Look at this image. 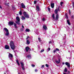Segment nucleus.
Listing matches in <instances>:
<instances>
[{"mask_svg": "<svg viewBox=\"0 0 74 74\" xmlns=\"http://www.w3.org/2000/svg\"><path fill=\"white\" fill-rule=\"evenodd\" d=\"M19 14H20V15H21L22 14V13L21 11H20L19 12Z\"/></svg>", "mask_w": 74, "mask_h": 74, "instance_id": "nucleus-28", "label": "nucleus"}, {"mask_svg": "<svg viewBox=\"0 0 74 74\" xmlns=\"http://www.w3.org/2000/svg\"><path fill=\"white\" fill-rule=\"evenodd\" d=\"M57 10H58V11H59V7H58Z\"/></svg>", "mask_w": 74, "mask_h": 74, "instance_id": "nucleus-47", "label": "nucleus"}, {"mask_svg": "<svg viewBox=\"0 0 74 74\" xmlns=\"http://www.w3.org/2000/svg\"><path fill=\"white\" fill-rule=\"evenodd\" d=\"M25 32H30V29H27L25 30Z\"/></svg>", "mask_w": 74, "mask_h": 74, "instance_id": "nucleus-21", "label": "nucleus"}, {"mask_svg": "<svg viewBox=\"0 0 74 74\" xmlns=\"http://www.w3.org/2000/svg\"><path fill=\"white\" fill-rule=\"evenodd\" d=\"M70 71H68V73L70 74Z\"/></svg>", "mask_w": 74, "mask_h": 74, "instance_id": "nucleus-51", "label": "nucleus"}, {"mask_svg": "<svg viewBox=\"0 0 74 74\" xmlns=\"http://www.w3.org/2000/svg\"><path fill=\"white\" fill-rule=\"evenodd\" d=\"M44 65H42L41 66V68H44Z\"/></svg>", "mask_w": 74, "mask_h": 74, "instance_id": "nucleus-40", "label": "nucleus"}, {"mask_svg": "<svg viewBox=\"0 0 74 74\" xmlns=\"http://www.w3.org/2000/svg\"><path fill=\"white\" fill-rule=\"evenodd\" d=\"M21 19L22 20H25V17H24V16H21Z\"/></svg>", "mask_w": 74, "mask_h": 74, "instance_id": "nucleus-18", "label": "nucleus"}, {"mask_svg": "<svg viewBox=\"0 0 74 74\" xmlns=\"http://www.w3.org/2000/svg\"><path fill=\"white\" fill-rule=\"evenodd\" d=\"M13 57V56L12 54H11V53H9V58H10V60H12V57Z\"/></svg>", "mask_w": 74, "mask_h": 74, "instance_id": "nucleus-4", "label": "nucleus"}, {"mask_svg": "<svg viewBox=\"0 0 74 74\" xmlns=\"http://www.w3.org/2000/svg\"><path fill=\"white\" fill-rule=\"evenodd\" d=\"M0 8H1V9H2V8L1 7V6L0 5Z\"/></svg>", "mask_w": 74, "mask_h": 74, "instance_id": "nucleus-49", "label": "nucleus"}, {"mask_svg": "<svg viewBox=\"0 0 74 74\" xmlns=\"http://www.w3.org/2000/svg\"><path fill=\"white\" fill-rule=\"evenodd\" d=\"M42 21H45V18H42Z\"/></svg>", "mask_w": 74, "mask_h": 74, "instance_id": "nucleus-41", "label": "nucleus"}, {"mask_svg": "<svg viewBox=\"0 0 74 74\" xmlns=\"http://www.w3.org/2000/svg\"><path fill=\"white\" fill-rule=\"evenodd\" d=\"M58 18H59V15L58 14H57L56 15V20H58Z\"/></svg>", "mask_w": 74, "mask_h": 74, "instance_id": "nucleus-16", "label": "nucleus"}, {"mask_svg": "<svg viewBox=\"0 0 74 74\" xmlns=\"http://www.w3.org/2000/svg\"><path fill=\"white\" fill-rule=\"evenodd\" d=\"M38 39L39 40H41V38H38Z\"/></svg>", "mask_w": 74, "mask_h": 74, "instance_id": "nucleus-46", "label": "nucleus"}, {"mask_svg": "<svg viewBox=\"0 0 74 74\" xmlns=\"http://www.w3.org/2000/svg\"><path fill=\"white\" fill-rule=\"evenodd\" d=\"M62 64H64V62H62Z\"/></svg>", "mask_w": 74, "mask_h": 74, "instance_id": "nucleus-50", "label": "nucleus"}, {"mask_svg": "<svg viewBox=\"0 0 74 74\" xmlns=\"http://www.w3.org/2000/svg\"><path fill=\"white\" fill-rule=\"evenodd\" d=\"M51 8H54V3H51Z\"/></svg>", "mask_w": 74, "mask_h": 74, "instance_id": "nucleus-12", "label": "nucleus"}, {"mask_svg": "<svg viewBox=\"0 0 74 74\" xmlns=\"http://www.w3.org/2000/svg\"><path fill=\"white\" fill-rule=\"evenodd\" d=\"M10 46L11 49L12 50H14L15 49V46L14 45V42L13 41H11L10 43Z\"/></svg>", "mask_w": 74, "mask_h": 74, "instance_id": "nucleus-1", "label": "nucleus"}, {"mask_svg": "<svg viewBox=\"0 0 74 74\" xmlns=\"http://www.w3.org/2000/svg\"><path fill=\"white\" fill-rule=\"evenodd\" d=\"M60 59H59L58 61L57 60L56 61V63H57V64H59V63H60Z\"/></svg>", "mask_w": 74, "mask_h": 74, "instance_id": "nucleus-15", "label": "nucleus"}, {"mask_svg": "<svg viewBox=\"0 0 74 74\" xmlns=\"http://www.w3.org/2000/svg\"><path fill=\"white\" fill-rule=\"evenodd\" d=\"M14 27H15V28H16V29H17V26H16V24H15V23H14Z\"/></svg>", "mask_w": 74, "mask_h": 74, "instance_id": "nucleus-26", "label": "nucleus"}, {"mask_svg": "<svg viewBox=\"0 0 74 74\" xmlns=\"http://www.w3.org/2000/svg\"><path fill=\"white\" fill-rule=\"evenodd\" d=\"M16 63L17 64H18V66H19L20 65L19 64V63L18 60H16Z\"/></svg>", "mask_w": 74, "mask_h": 74, "instance_id": "nucleus-22", "label": "nucleus"}, {"mask_svg": "<svg viewBox=\"0 0 74 74\" xmlns=\"http://www.w3.org/2000/svg\"><path fill=\"white\" fill-rule=\"evenodd\" d=\"M37 71H38L37 70V69H35V72H37Z\"/></svg>", "mask_w": 74, "mask_h": 74, "instance_id": "nucleus-45", "label": "nucleus"}, {"mask_svg": "<svg viewBox=\"0 0 74 74\" xmlns=\"http://www.w3.org/2000/svg\"><path fill=\"white\" fill-rule=\"evenodd\" d=\"M65 64L66 66H67L68 67H70V63H69L68 62H66L65 63Z\"/></svg>", "mask_w": 74, "mask_h": 74, "instance_id": "nucleus-8", "label": "nucleus"}, {"mask_svg": "<svg viewBox=\"0 0 74 74\" xmlns=\"http://www.w3.org/2000/svg\"><path fill=\"white\" fill-rule=\"evenodd\" d=\"M69 14H71V12H70V10H69Z\"/></svg>", "mask_w": 74, "mask_h": 74, "instance_id": "nucleus-43", "label": "nucleus"}, {"mask_svg": "<svg viewBox=\"0 0 74 74\" xmlns=\"http://www.w3.org/2000/svg\"><path fill=\"white\" fill-rule=\"evenodd\" d=\"M14 22L13 21H9L8 24L9 26H11L12 25H14Z\"/></svg>", "mask_w": 74, "mask_h": 74, "instance_id": "nucleus-7", "label": "nucleus"}, {"mask_svg": "<svg viewBox=\"0 0 74 74\" xmlns=\"http://www.w3.org/2000/svg\"><path fill=\"white\" fill-rule=\"evenodd\" d=\"M31 51H34V50L32 49V50Z\"/></svg>", "mask_w": 74, "mask_h": 74, "instance_id": "nucleus-55", "label": "nucleus"}, {"mask_svg": "<svg viewBox=\"0 0 74 74\" xmlns=\"http://www.w3.org/2000/svg\"><path fill=\"white\" fill-rule=\"evenodd\" d=\"M43 28L45 30H46L47 29V26L45 25H44L43 26Z\"/></svg>", "mask_w": 74, "mask_h": 74, "instance_id": "nucleus-10", "label": "nucleus"}, {"mask_svg": "<svg viewBox=\"0 0 74 74\" xmlns=\"http://www.w3.org/2000/svg\"><path fill=\"white\" fill-rule=\"evenodd\" d=\"M71 18H73V16H71Z\"/></svg>", "mask_w": 74, "mask_h": 74, "instance_id": "nucleus-52", "label": "nucleus"}, {"mask_svg": "<svg viewBox=\"0 0 74 74\" xmlns=\"http://www.w3.org/2000/svg\"><path fill=\"white\" fill-rule=\"evenodd\" d=\"M66 19H68V16H67V13L66 14Z\"/></svg>", "mask_w": 74, "mask_h": 74, "instance_id": "nucleus-30", "label": "nucleus"}, {"mask_svg": "<svg viewBox=\"0 0 74 74\" xmlns=\"http://www.w3.org/2000/svg\"><path fill=\"white\" fill-rule=\"evenodd\" d=\"M21 68L23 70H25V66H24V64L23 62H21Z\"/></svg>", "mask_w": 74, "mask_h": 74, "instance_id": "nucleus-6", "label": "nucleus"}, {"mask_svg": "<svg viewBox=\"0 0 74 74\" xmlns=\"http://www.w3.org/2000/svg\"><path fill=\"white\" fill-rule=\"evenodd\" d=\"M63 74H66V73H63Z\"/></svg>", "mask_w": 74, "mask_h": 74, "instance_id": "nucleus-54", "label": "nucleus"}, {"mask_svg": "<svg viewBox=\"0 0 74 74\" xmlns=\"http://www.w3.org/2000/svg\"><path fill=\"white\" fill-rule=\"evenodd\" d=\"M46 67H49V65H48V64H46Z\"/></svg>", "mask_w": 74, "mask_h": 74, "instance_id": "nucleus-34", "label": "nucleus"}, {"mask_svg": "<svg viewBox=\"0 0 74 74\" xmlns=\"http://www.w3.org/2000/svg\"><path fill=\"white\" fill-rule=\"evenodd\" d=\"M44 51V49H42L41 51L40 52L41 53L42 52Z\"/></svg>", "mask_w": 74, "mask_h": 74, "instance_id": "nucleus-31", "label": "nucleus"}, {"mask_svg": "<svg viewBox=\"0 0 74 74\" xmlns=\"http://www.w3.org/2000/svg\"><path fill=\"white\" fill-rule=\"evenodd\" d=\"M36 3H37V1H34V4H36Z\"/></svg>", "mask_w": 74, "mask_h": 74, "instance_id": "nucleus-35", "label": "nucleus"}, {"mask_svg": "<svg viewBox=\"0 0 74 74\" xmlns=\"http://www.w3.org/2000/svg\"><path fill=\"white\" fill-rule=\"evenodd\" d=\"M20 22V21L19 20H18V21H16V22L17 24H18V25H20V23L19 22Z\"/></svg>", "mask_w": 74, "mask_h": 74, "instance_id": "nucleus-19", "label": "nucleus"}, {"mask_svg": "<svg viewBox=\"0 0 74 74\" xmlns=\"http://www.w3.org/2000/svg\"><path fill=\"white\" fill-rule=\"evenodd\" d=\"M5 49H9V48H10V47H9V46L7 45H6L5 46Z\"/></svg>", "mask_w": 74, "mask_h": 74, "instance_id": "nucleus-11", "label": "nucleus"}, {"mask_svg": "<svg viewBox=\"0 0 74 74\" xmlns=\"http://www.w3.org/2000/svg\"><path fill=\"white\" fill-rule=\"evenodd\" d=\"M26 42L27 44H30V41L28 40H27Z\"/></svg>", "mask_w": 74, "mask_h": 74, "instance_id": "nucleus-24", "label": "nucleus"}, {"mask_svg": "<svg viewBox=\"0 0 74 74\" xmlns=\"http://www.w3.org/2000/svg\"><path fill=\"white\" fill-rule=\"evenodd\" d=\"M25 50L26 52H28L29 50V51H31V49H30V47L27 46L26 47H25Z\"/></svg>", "mask_w": 74, "mask_h": 74, "instance_id": "nucleus-5", "label": "nucleus"}, {"mask_svg": "<svg viewBox=\"0 0 74 74\" xmlns=\"http://www.w3.org/2000/svg\"><path fill=\"white\" fill-rule=\"evenodd\" d=\"M23 14L25 18H29V16L28 14H27V13L26 12H23Z\"/></svg>", "mask_w": 74, "mask_h": 74, "instance_id": "nucleus-3", "label": "nucleus"}, {"mask_svg": "<svg viewBox=\"0 0 74 74\" xmlns=\"http://www.w3.org/2000/svg\"><path fill=\"white\" fill-rule=\"evenodd\" d=\"M58 9H56L55 10V12L56 14H58Z\"/></svg>", "mask_w": 74, "mask_h": 74, "instance_id": "nucleus-20", "label": "nucleus"}, {"mask_svg": "<svg viewBox=\"0 0 74 74\" xmlns=\"http://www.w3.org/2000/svg\"><path fill=\"white\" fill-rule=\"evenodd\" d=\"M56 52V49L53 51V53H55Z\"/></svg>", "mask_w": 74, "mask_h": 74, "instance_id": "nucleus-33", "label": "nucleus"}, {"mask_svg": "<svg viewBox=\"0 0 74 74\" xmlns=\"http://www.w3.org/2000/svg\"><path fill=\"white\" fill-rule=\"evenodd\" d=\"M32 66L33 67H35V65H34L32 64Z\"/></svg>", "mask_w": 74, "mask_h": 74, "instance_id": "nucleus-38", "label": "nucleus"}, {"mask_svg": "<svg viewBox=\"0 0 74 74\" xmlns=\"http://www.w3.org/2000/svg\"><path fill=\"white\" fill-rule=\"evenodd\" d=\"M16 19L17 21H20V18H19V17H16Z\"/></svg>", "mask_w": 74, "mask_h": 74, "instance_id": "nucleus-23", "label": "nucleus"}, {"mask_svg": "<svg viewBox=\"0 0 74 74\" xmlns=\"http://www.w3.org/2000/svg\"><path fill=\"white\" fill-rule=\"evenodd\" d=\"M67 22L69 25H71L70 23V20H67Z\"/></svg>", "mask_w": 74, "mask_h": 74, "instance_id": "nucleus-17", "label": "nucleus"}, {"mask_svg": "<svg viewBox=\"0 0 74 74\" xmlns=\"http://www.w3.org/2000/svg\"><path fill=\"white\" fill-rule=\"evenodd\" d=\"M36 10L37 11H40V9L39 8V6H36Z\"/></svg>", "mask_w": 74, "mask_h": 74, "instance_id": "nucleus-14", "label": "nucleus"}, {"mask_svg": "<svg viewBox=\"0 0 74 74\" xmlns=\"http://www.w3.org/2000/svg\"><path fill=\"white\" fill-rule=\"evenodd\" d=\"M73 8H74V2L73 3Z\"/></svg>", "mask_w": 74, "mask_h": 74, "instance_id": "nucleus-42", "label": "nucleus"}, {"mask_svg": "<svg viewBox=\"0 0 74 74\" xmlns=\"http://www.w3.org/2000/svg\"><path fill=\"white\" fill-rule=\"evenodd\" d=\"M50 50L51 48L50 47H49L47 49V52H49V51H50Z\"/></svg>", "mask_w": 74, "mask_h": 74, "instance_id": "nucleus-27", "label": "nucleus"}, {"mask_svg": "<svg viewBox=\"0 0 74 74\" xmlns=\"http://www.w3.org/2000/svg\"><path fill=\"white\" fill-rule=\"evenodd\" d=\"M18 74H20L19 73H18Z\"/></svg>", "mask_w": 74, "mask_h": 74, "instance_id": "nucleus-56", "label": "nucleus"}, {"mask_svg": "<svg viewBox=\"0 0 74 74\" xmlns=\"http://www.w3.org/2000/svg\"><path fill=\"white\" fill-rule=\"evenodd\" d=\"M49 44H52V41H50L49 42Z\"/></svg>", "mask_w": 74, "mask_h": 74, "instance_id": "nucleus-36", "label": "nucleus"}, {"mask_svg": "<svg viewBox=\"0 0 74 74\" xmlns=\"http://www.w3.org/2000/svg\"><path fill=\"white\" fill-rule=\"evenodd\" d=\"M29 38V36H27V38H26V40H28Z\"/></svg>", "mask_w": 74, "mask_h": 74, "instance_id": "nucleus-44", "label": "nucleus"}, {"mask_svg": "<svg viewBox=\"0 0 74 74\" xmlns=\"http://www.w3.org/2000/svg\"><path fill=\"white\" fill-rule=\"evenodd\" d=\"M3 30H4L6 32V33L5 34V36H9V32H8V29L6 27H5L3 28Z\"/></svg>", "mask_w": 74, "mask_h": 74, "instance_id": "nucleus-2", "label": "nucleus"}, {"mask_svg": "<svg viewBox=\"0 0 74 74\" xmlns=\"http://www.w3.org/2000/svg\"><path fill=\"white\" fill-rule=\"evenodd\" d=\"M52 17H53V19H55V14H53Z\"/></svg>", "mask_w": 74, "mask_h": 74, "instance_id": "nucleus-25", "label": "nucleus"}, {"mask_svg": "<svg viewBox=\"0 0 74 74\" xmlns=\"http://www.w3.org/2000/svg\"><path fill=\"white\" fill-rule=\"evenodd\" d=\"M22 27H23V29H24V26H23V25H22Z\"/></svg>", "mask_w": 74, "mask_h": 74, "instance_id": "nucleus-48", "label": "nucleus"}, {"mask_svg": "<svg viewBox=\"0 0 74 74\" xmlns=\"http://www.w3.org/2000/svg\"><path fill=\"white\" fill-rule=\"evenodd\" d=\"M56 51H59V49H58V48H56Z\"/></svg>", "mask_w": 74, "mask_h": 74, "instance_id": "nucleus-32", "label": "nucleus"}, {"mask_svg": "<svg viewBox=\"0 0 74 74\" xmlns=\"http://www.w3.org/2000/svg\"><path fill=\"white\" fill-rule=\"evenodd\" d=\"M21 4L22 8H26V6H25V5H24L23 3H22Z\"/></svg>", "mask_w": 74, "mask_h": 74, "instance_id": "nucleus-9", "label": "nucleus"}, {"mask_svg": "<svg viewBox=\"0 0 74 74\" xmlns=\"http://www.w3.org/2000/svg\"><path fill=\"white\" fill-rule=\"evenodd\" d=\"M27 57L29 59H31V55H28L27 56Z\"/></svg>", "mask_w": 74, "mask_h": 74, "instance_id": "nucleus-13", "label": "nucleus"}, {"mask_svg": "<svg viewBox=\"0 0 74 74\" xmlns=\"http://www.w3.org/2000/svg\"><path fill=\"white\" fill-rule=\"evenodd\" d=\"M64 35H65V36H66V34H65Z\"/></svg>", "mask_w": 74, "mask_h": 74, "instance_id": "nucleus-58", "label": "nucleus"}, {"mask_svg": "<svg viewBox=\"0 0 74 74\" xmlns=\"http://www.w3.org/2000/svg\"><path fill=\"white\" fill-rule=\"evenodd\" d=\"M65 72H67V69L66 68H65L64 69Z\"/></svg>", "mask_w": 74, "mask_h": 74, "instance_id": "nucleus-37", "label": "nucleus"}, {"mask_svg": "<svg viewBox=\"0 0 74 74\" xmlns=\"http://www.w3.org/2000/svg\"><path fill=\"white\" fill-rule=\"evenodd\" d=\"M63 4V2H61L60 3V5L61 6H62V5Z\"/></svg>", "mask_w": 74, "mask_h": 74, "instance_id": "nucleus-29", "label": "nucleus"}, {"mask_svg": "<svg viewBox=\"0 0 74 74\" xmlns=\"http://www.w3.org/2000/svg\"><path fill=\"white\" fill-rule=\"evenodd\" d=\"M4 74H5V73Z\"/></svg>", "mask_w": 74, "mask_h": 74, "instance_id": "nucleus-57", "label": "nucleus"}, {"mask_svg": "<svg viewBox=\"0 0 74 74\" xmlns=\"http://www.w3.org/2000/svg\"><path fill=\"white\" fill-rule=\"evenodd\" d=\"M48 10L49 11H51V10L50 9V8H48Z\"/></svg>", "mask_w": 74, "mask_h": 74, "instance_id": "nucleus-39", "label": "nucleus"}, {"mask_svg": "<svg viewBox=\"0 0 74 74\" xmlns=\"http://www.w3.org/2000/svg\"><path fill=\"white\" fill-rule=\"evenodd\" d=\"M39 42H41V40H39Z\"/></svg>", "mask_w": 74, "mask_h": 74, "instance_id": "nucleus-53", "label": "nucleus"}]
</instances>
